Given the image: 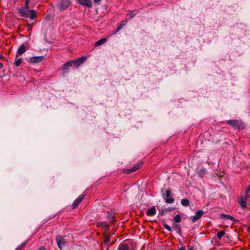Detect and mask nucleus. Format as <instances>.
<instances>
[{
	"label": "nucleus",
	"instance_id": "nucleus-5",
	"mask_svg": "<svg viewBox=\"0 0 250 250\" xmlns=\"http://www.w3.org/2000/svg\"><path fill=\"white\" fill-rule=\"evenodd\" d=\"M143 165V163L141 162H139L136 164L132 168H125L124 169L123 172L126 174H130L133 173L138 169H139Z\"/></svg>",
	"mask_w": 250,
	"mask_h": 250
},
{
	"label": "nucleus",
	"instance_id": "nucleus-10",
	"mask_svg": "<svg viewBox=\"0 0 250 250\" xmlns=\"http://www.w3.org/2000/svg\"><path fill=\"white\" fill-rule=\"evenodd\" d=\"M84 195H80L77 199H76L73 202L72 208L73 209L76 208L78 205L83 201L84 199Z\"/></svg>",
	"mask_w": 250,
	"mask_h": 250
},
{
	"label": "nucleus",
	"instance_id": "nucleus-37",
	"mask_svg": "<svg viewBox=\"0 0 250 250\" xmlns=\"http://www.w3.org/2000/svg\"><path fill=\"white\" fill-rule=\"evenodd\" d=\"M250 192V185H249V186L248 187V188H247V192Z\"/></svg>",
	"mask_w": 250,
	"mask_h": 250
},
{
	"label": "nucleus",
	"instance_id": "nucleus-39",
	"mask_svg": "<svg viewBox=\"0 0 250 250\" xmlns=\"http://www.w3.org/2000/svg\"><path fill=\"white\" fill-rule=\"evenodd\" d=\"M115 242V241H113V242L111 243V244H108V247H110V246H111L112 245L114 244Z\"/></svg>",
	"mask_w": 250,
	"mask_h": 250
},
{
	"label": "nucleus",
	"instance_id": "nucleus-42",
	"mask_svg": "<svg viewBox=\"0 0 250 250\" xmlns=\"http://www.w3.org/2000/svg\"><path fill=\"white\" fill-rule=\"evenodd\" d=\"M186 249L185 247H181L180 249H179L178 250H185Z\"/></svg>",
	"mask_w": 250,
	"mask_h": 250
},
{
	"label": "nucleus",
	"instance_id": "nucleus-14",
	"mask_svg": "<svg viewBox=\"0 0 250 250\" xmlns=\"http://www.w3.org/2000/svg\"><path fill=\"white\" fill-rule=\"evenodd\" d=\"M117 250H130L128 245L125 243H121L118 247Z\"/></svg>",
	"mask_w": 250,
	"mask_h": 250
},
{
	"label": "nucleus",
	"instance_id": "nucleus-7",
	"mask_svg": "<svg viewBox=\"0 0 250 250\" xmlns=\"http://www.w3.org/2000/svg\"><path fill=\"white\" fill-rule=\"evenodd\" d=\"M70 1L69 0H62L59 5V10L63 11L68 8L70 5Z\"/></svg>",
	"mask_w": 250,
	"mask_h": 250
},
{
	"label": "nucleus",
	"instance_id": "nucleus-29",
	"mask_svg": "<svg viewBox=\"0 0 250 250\" xmlns=\"http://www.w3.org/2000/svg\"><path fill=\"white\" fill-rule=\"evenodd\" d=\"M135 15V13H134V12L131 11L128 14H127L126 16L130 17V18H132V17H134Z\"/></svg>",
	"mask_w": 250,
	"mask_h": 250
},
{
	"label": "nucleus",
	"instance_id": "nucleus-38",
	"mask_svg": "<svg viewBox=\"0 0 250 250\" xmlns=\"http://www.w3.org/2000/svg\"><path fill=\"white\" fill-rule=\"evenodd\" d=\"M101 0H93V1H94V2L95 3H99L101 1Z\"/></svg>",
	"mask_w": 250,
	"mask_h": 250
},
{
	"label": "nucleus",
	"instance_id": "nucleus-34",
	"mask_svg": "<svg viewBox=\"0 0 250 250\" xmlns=\"http://www.w3.org/2000/svg\"><path fill=\"white\" fill-rule=\"evenodd\" d=\"M250 197V195H249V194H247L246 195H245L244 197H243V198L244 199H246V201H247L248 199Z\"/></svg>",
	"mask_w": 250,
	"mask_h": 250
},
{
	"label": "nucleus",
	"instance_id": "nucleus-44",
	"mask_svg": "<svg viewBox=\"0 0 250 250\" xmlns=\"http://www.w3.org/2000/svg\"><path fill=\"white\" fill-rule=\"evenodd\" d=\"M1 58H2V59H3V57L2 56H0V59H1Z\"/></svg>",
	"mask_w": 250,
	"mask_h": 250
},
{
	"label": "nucleus",
	"instance_id": "nucleus-19",
	"mask_svg": "<svg viewBox=\"0 0 250 250\" xmlns=\"http://www.w3.org/2000/svg\"><path fill=\"white\" fill-rule=\"evenodd\" d=\"M107 41V39L106 38H103L99 41H98L96 43H95V47H97L99 46H100L104 43L106 42Z\"/></svg>",
	"mask_w": 250,
	"mask_h": 250
},
{
	"label": "nucleus",
	"instance_id": "nucleus-35",
	"mask_svg": "<svg viewBox=\"0 0 250 250\" xmlns=\"http://www.w3.org/2000/svg\"><path fill=\"white\" fill-rule=\"evenodd\" d=\"M123 26H122V25L120 24L118 27H117V30L118 31L119 30H120Z\"/></svg>",
	"mask_w": 250,
	"mask_h": 250
},
{
	"label": "nucleus",
	"instance_id": "nucleus-30",
	"mask_svg": "<svg viewBox=\"0 0 250 250\" xmlns=\"http://www.w3.org/2000/svg\"><path fill=\"white\" fill-rule=\"evenodd\" d=\"M30 2V0H25V8H27V9H29V4Z\"/></svg>",
	"mask_w": 250,
	"mask_h": 250
},
{
	"label": "nucleus",
	"instance_id": "nucleus-27",
	"mask_svg": "<svg viewBox=\"0 0 250 250\" xmlns=\"http://www.w3.org/2000/svg\"><path fill=\"white\" fill-rule=\"evenodd\" d=\"M103 229L104 231H107L109 229V226L108 225V224L105 222V224L103 225Z\"/></svg>",
	"mask_w": 250,
	"mask_h": 250
},
{
	"label": "nucleus",
	"instance_id": "nucleus-31",
	"mask_svg": "<svg viewBox=\"0 0 250 250\" xmlns=\"http://www.w3.org/2000/svg\"><path fill=\"white\" fill-rule=\"evenodd\" d=\"M104 224H105V222H99V223H97V226L98 227H100L101 226L103 227V225H104Z\"/></svg>",
	"mask_w": 250,
	"mask_h": 250
},
{
	"label": "nucleus",
	"instance_id": "nucleus-24",
	"mask_svg": "<svg viewBox=\"0 0 250 250\" xmlns=\"http://www.w3.org/2000/svg\"><path fill=\"white\" fill-rule=\"evenodd\" d=\"M221 217H222V218H223L224 219H229V220H232V221L234 220V217H232V216L230 215H227V214H222Z\"/></svg>",
	"mask_w": 250,
	"mask_h": 250
},
{
	"label": "nucleus",
	"instance_id": "nucleus-21",
	"mask_svg": "<svg viewBox=\"0 0 250 250\" xmlns=\"http://www.w3.org/2000/svg\"><path fill=\"white\" fill-rule=\"evenodd\" d=\"M182 221L181 216L180 214L176 215L173 218V223H178Z\"/></svg>",
	"mask_w": 250,
	"mask_h": 250
},
{
	"label": "nucleus",
	"instance_id": "nucleus-6",
	"mask_svg": "<svg viewBox=\"0 0 250 250\" xmlns=\"http://www.w3.org/2000/svg\"><path fill=\"white\" fill-rule=\"evenodd\" d=\"M44 59V57L42 56L38 57H32L29 59L28 62L32 63H38L42 62Z\"/></svg>",
	"mask_w": 250,
	"mask_h": 250
},
{
	"label": "nucleus",
	"instance_id": "nucleus-9",
	"mask_svg": "<svg viewBox=\"0 0 250 250\" xmlns=\"http://www.w3.org/2000/svg\"><path fill=\"white\" fill-rule=\"evenodd\" d=\"M166 199L165 202L167 204L173 203L174 202V199L171 197V190L168 189L167 190L165 194Z\"/></svg>",
	"mask_w": 250,
	"mask_h": 250
},
{
	"label": "nucleus",
	"instance_id": "nucleus-26",
	"mask_svg": "<svg viewBox=\"0 0 250 250\" xmlns=\"http://www.w3.org/2000/svg\"><path fill=\"white\" fill-rule=\"evenodd\" d=\"M225 234V232L224 231L220 230L217 233V236L219 239H221Z\"/></svg>",
	"mask_w": 250,
	"mask_h": 250
},
{
	"label": "nucleus",
	"instance_id": "nucleus-32",
	"mask_svg": "<svg viewBox=\"0 0 250 250\" xmlns=\"http://www.w3.org/2000/svg\"><path fill=\"white\" fill-rule=\"evenodd\" d=\"M127 23V21L126 20H123L121 21V25H122V26H124Z\"/></svg>",
	"mask_w": 250,
	"mask_h": 250
},
{
	"label": "nucleus",
	"instance_id": "nucleus-28",
	"mask_svg": "<svg viewBox=\"0 0 250 250\" xmlns=\"http://www.w3.org/2000/svg\"><path fill=\"white\" fill-rule=\"evenodd\" d=\"M163 226H164V228L166 229L168 231H171V228L168 225L164 224Z\"/></svg>",
	"mask_w": 250,
	"mask_h": 250
},
{
	"label": "nucleus",
	"instance_id": "nucleus-22",
	"mask_svg": "<svg viewBox=\"0 0 250 250\" xmlns=\"http://www.w3.org/2000/svg\"><path fill=\"white\" fill-rule=\"evenodd\" d=\"M104 243L106 244H109L111 237L109 235H106V234H104Z\"/></svg>",
	"mask_w": 250,
	"mask_h": 250
},
{
	"label": "nucleus",
	"instance_id": "nucleus-36",
	"mask_svg": "<svg viewBox=\"0 0 250 250\" xmlns=\"http://www.w3.org/2000/svg\"><path fill=\"white\" fill-rule=\"evenodd\" d=\"M39 250H46V249L44 248V247L43 246H41L40 249H39Z\"/></svg>",
	"mask_w": 250,
	"mask_h": 250
},
{
	"label": "nucleus",
	"instance_id": "nucleus-18",
	"mask_svg": "<svg viewBox=\"0 0 250 250\" xmlns=\"http://www.w3.org/2000/svg\"><path fill=\"white\" fill-rule=\"evenodd\" d=\"M22 62L21 58H19V56L16 55L15 57V61L14 62V64L16 66H19L20 65Z\"/></svg>",
	"mask_w": 250,
	"mask_h": 250
},
{
	"label": "nucleus",
	"instance_id": "nucleus-40",
	"mask_svg": "<svg viewBox=\"0 0 250 250\" xmlns=\"http://www.w3.org/2000/svg\"><path fill=\"white\" fill-rule=\"evenodd\" d=\"M115 242V241H113V242L111 243V244H108V247H110V246H111L112 245L114 244Z\"/></svg>",
	"mask_w": 250,
	"mask_h": 250
},
{
	"label": "nucleus",
	"instance_id": "nucleus-33",
	"mask_svg": "<svg viewBox=\"0 0 250 250\" xmlns=\"http://www.w3.org/2000/svg\"><path fill=\"white\" fill-rule=\"evenodd\" d=\"M23 247V245H21L19 246L15 250H22Z\"/></svg>",
	"mask_w": 250,
	"mask_h": 250
},
{
	"label": "nucleus",
	"instance_id": "nucleus-11",
	"mask_svg": "<svg viewBox=\"0 0 250 250\" xmlns=\"http://www.w3.org/2000/svg\"><path fill=\"white\" fill-rule=\"evenodd\" d=\"M205 213V212L202 210H198L196 212L195 215L192 217H191V220L193 222H195L200 218H201L202 215Z\"/></svg>",
	"mask_w": 250,
	"mask_h": 250
},
{
	"label": "nucleus",
	"instance_id": "nucleus-2",
	"mask_svg": "<svg viewBox=\"0 0 250 250\" xmlns=\"http://www.w3.org/2000/svg\"><path fill=\"white\" fill-rule=\"evenodd\" d=\"M19 11L21 17L25 18H29L33 20L36 18L37 16V13L35 10H30L29 9L25 7L24 8H20Z\"/></svg>",
	"mask_w": 250,
	"mask_h": 250
},
{
	"label": "nucleus",
	"instance_id": "nucleus-13",
	"mask_svg": "<svg viewBox=\"0 0 250 250\" xmlns=\"http://www.w3.org/2000/svg\"><path fill=\"white\" fill-rule=\"evenodd\" d=\"M27 46L26 45L23 44L21 45L17 52L16 55L17 56H21L22 54H23L26 50Z\"/></svg>",
	"mask_w": 250,
	"mask_h": 250
},
{
	"label": "nucleus",
	"instance_id": "nucleus-15",
	"mask_svg": "<svg viewBox=\"0 0 250 250\" xmlns=\"http://www.w3.org/2000/svg\"><path fill=\"white\" fill-rule=\"evenodd\" d=\"M239 203L241 206V207L243 208V209H244L245 208H246L247 207V201H246V199H244L243 198V197H241L239 201Z\"/></svg>",
	"mask_w": 250,
	"mask_h": 250
},
{
	"label": "nucleus",
	"instance_id": "nucleus-16",
	"mask_svg": "<svg viewBox=\"0 0 250 250\" xmlns=\"http://www.w3.org/2000/svg\"><path fill=\"white\" fill-rule=\"evenodd\" d=\"M172 228L176 230L178 233L180 234L182 232L181 228L180 225L177 224V223H173L172 225Z\"/></svg>",
	"mask_w": 250,
	"mask_h": 250
},
{
	"label": "nucleus",
	"instance_id": "nucleus-20",
	"mask_svg": "<svg viewBox=\"0 0 250 250\" xmlns=\"http://www.w3.org/2000/svg\"><path fill=\"white\" fill-rule=\"evenodd\" d=\"M207 173L206 170L204 168H202L198 170L197 173L199 177H203Z\"/></svg>",
	"mask_w": 250,
	"mask_h": 250
},
{
	"label": "nucleus",
	"instance_id": "nucleus-25",
	"mask_svg": "<svg viewBox=\"0 0 250 250\" xmlns=\"http://www.w3.org/2000/svg\"><path fill=\"white\" fill-rule=\"evenodd\" d=\"M181 204L184 207H188L190 203L188 200L187 199H183L181 200Z\"/></svg>",
	"mask_w": 250,
	"mask_h": 250
},
{
	"label": "nucleus",
	"instance_id": "nucleus-1",
	"mask_svg": "<svg viewBox=\"0 0 250 250\" xmlns=\"http://www.w3.org/2000/svg\"><path fill=\"white\" fill-rule=\"evenodd\" d=\"M86 59V57L85 56H82L74 60L68 61L63 65L62 67V70L64 73H65L70 67L73 65H76L77 67H78L83 63Z\"/></svg>",
	"mask_w": 250,
	"mask_h": 250
},
{
	"label": "nucleus",
	"instance_id": "nucleus-12",
	"mask_svg": "<svg viewBox=\"0 0 250 250\" xmlns=\"http://www.w3.org/2000/svg\"><path fill=\"white\" fill-rule=\"evenodd\" d=\"M80 4L88 8L92 7L91 0H78Z\"/></svg>",
	"mask_w": 250,
	"mask_h": 250
},
{
	"label": "nucleus",
	"instance_id": "nucleus-23",
	"mask_svg": "<svg viewBox=\"0 0 250 250\" xmlns=\"http://www.w3.org/2000/svg\"><path fill=\"white\" fill-rule=\"evenodd\" d=\"M107 218L111 223H113L116 222L115 216L114 215L110 214L108 215Z\"/></svg>",
	"mask_w": 250,
	"mask_h": 250
},
{
	"label": "nucleus",
	"instance_id": "nucleus-17",
	"mask_svg": "<svg viewBox=\"0 0 250 250\" xmlns=\"http://www.w3.org/2000/svg\"><path fill=\"white\" fill-rule=\"evenodd\" d=\"M156 213V209L155 207H153L150 209H149L146 213V214L148 216H154Z\"/></svg>",
	"mask_w": 250,
	"mask_h": 250
},
{
	"label": "nucleus",
	"instance_id": "nucleus-8",
	"mask_svg": "<svg viewBox=\"0 0 250 250\" xmlns=\"http://www.w3.org/2000/svg\"><path fill=\"white\" fill-rule=\"evenodd\" d=\"M56 240L59 248L62 250V246H63L66 243V241L63 237L60 235H58L57 237Z\"/></svg>",
	"mask_w": 250,
	"mask_h": 250
},
{
	"label": "nucleus",
	"instance_id": "nucleus-43",
	"mask_svg": "<svg viewBox=\"0 0 250 250\" xmlns=\"http://www.w3.org/2000/svg\"><path fill=\"white\" fill-rule=\"evenodd\" d=\"M188 250H192V248H188Z\"/></svg>",
	"mask_w": 250,
	"mask_h": 250
},
{
	"label": "nucleus",
	"instance_id": "nucleus-4",
	"mask_svg": "<svg viewBox=\"0 0 250 250\" xmlns=\"http://www.w3.org/2000/svg\"><path fill=\"white\" fill-rule=\"evenodd\" d=\"M143 165V163L141 162H139L136 164L132 168H125L124 169L123 172L126 174H130L133 173L138 169H139Z\"/></svg>",
	"mask_w": 250,
	"mask_h": 250
},
{
	"label": "nucleus",
	"instance_id": "nucleus-41",
	"mask_svg": "<svg viewBox=\"0 0 250 250\" xmlns=\"http://www.w3.org/2000/svg\"><path fill=\"white\" fill-rule=\"evenodd\" d=\"M3 66V64L1 62H0V68H2Z\"/></svg>",
	"mask_w": 250,
	"mask_h": 250
},
{
	"label": "nucleus",
	"instance_id": "nucleus-3",
	"mask_svg": "<svg viewBox=\"0 0 250 250\" xmlns=\"http://www.w3.org/2000/svg\"><path fill=\"white\" fill-rule=\"evenodd\" d=\"M227 124L231 126L234 129L238 130H243L245 128L244 124L238 120H229L226 121Z\"/></svg>",
	"mask_w": 250,
	"mask_h": 250
}]
</instances>
